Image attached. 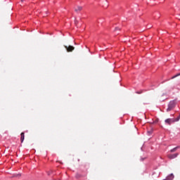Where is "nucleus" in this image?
<instances>
[{
	"mask_svg": "<svg viewBox=\"0 0 180 180\" xmlns=\"http://www.w3.org/2000/svg\"><path fill=\"white\" fill-rule=\"evenodd\" d=\"M175 105V101H170L169 103L168 108H167V112H171V110H174Z\"/></svg>",
	"mask_w": 180,
	"mask_h": 180,
	"instance_id": "obj_1",
	"label": "nucleus"
},
{
	"mask_svg": "<svg viewBox=\"0 0 180 180\" xmlns=\"http://www.w3.org/2000/svg\"><path fill=\"white\" fill-rule=\"evenodd\" d=\"M165 123H166V124H169V126H170V124H172V123H175V122H174V118H168L165 120Z\"/></svg>",
	"mask_w": 180,
	"mask_h": 180,
	"instance_id": "obj_2",
	"label": "nucleus"
},
{
	"mask_svg": "<svg viewBox=\"0 0 180 180\" xmlns=\"http://www.w3.org/2000/svg\"><path fill=\"white\" fill-rule=\"evenodd\" d=\"M179 154L178 153H174V154H169L167 155L168 158H169V160H174V158H176L178 157Z\"/></svg>",
	"mask_w": 180,
	"mask_h": 180,
	"instance_id": "obj_3",
	"label": "nucleus"
},
{
	"mask_svg": "<svg viewBox=\"0 0 180 180\" xmlns=\"http://www.w3.org/2000/svg\"><path fill=\"white\" fill-rule=\"evenodd\" d=\"M65 48L66 49L68 53L71 52V51H74L75 50V47L72 46H65Z\"/></svg>",
	"mask_w": 180,
	"mask_h": 180,
	"instance_id": "obj_4",
	"label": "nucleus"
},
{
	"mask_svg": "<svg viewBox=\"0 0 180 180\" xmlns=\"http://www.w3.org/2000/svg\"><path fill=\"white\" fill-rule=\"evenodd\" d=\"M82 11V6H77L76 8H75V12L78 13V12H81Z\"/></svg>",
	"mask_w": 180,
	"mask_h": 180,
	"instance_id": "obj_5",
	"label": "nucleus"
},
{
	"mask_svg": "<svg viewBox=\"0 0 180 180\" xmlns=\"http://www.w3.org/2000/svg\"><path fill=\"white\" fill-rule=\"evenodd\" d=\"M20 136V141L21 143H23V141H25V132H22Z\"/></svg>",
	"mask_w": 180,
	"mask_h": 180,
	"instance_id": "obj_6",
	"label": "nucleus"
},
{
	"mask_svg": "<svg viewBox=\"0 0 180 180\" xmlns=\"http://www.w3.org/2000/svg\"><path fill=\"white\" fill-rule=\"evenodd\" d=\"M178 148H179V146H176V148L172 149L170 150V153H175V151H176V150H178Z\"/></svg>",
	"mask_w": 180,
	"mask_h": 180,
	"instance_id": "obj_7",
	"label": "nucleus"
},
{
	"mask_svg": "<svg viewBox=\"0 0 180 180\" xmlns=\"http://www.w3.org/2000/svg\"><path fill=\"white\" fill-rule=\"evenodd\" d=\"M174 122H179V120H180V114L176 118L174 119Z\"/></svg>",
	"mask_w": 180,
	"mask_h": 180,
	"instance_id": "obj_8",
	"label": "nucleus"
},
{
	"mask_svg": "<svg viewBox=\"0 0 180 180\" xmlns=\"http://www.w3.org/2000/svg\"><path fill=\"white\" fill-rule=\"evenodd\" d=\"M51 174H53V172L51 170H50L49 172H48V175H51Z\"/></svg>",
	"mask_w": 180,
	"mask_h": 180,
	"instance_id": "obj_9",
	"label": "nucleus"
},
{
	"mask_svg": "<svg viewBox=\"0 0 180 180\" xmlns=\"http://www.w3.org/2000/svg\"><path fill=\"white\" fill-rule=\"evenodd\" d=\"M178 75H176L172 77V79H174V78H176V77H178Z\"/></svg>",
	"mask_w": 180,
	"mask_h": 180,
	"instance_id": "obj_10",
	"label": "nucleus"
},
{
	"mask_svg": "<svg viewBox=\"0 0 180 180\" xmlns=\"http://www.w3.org/2000/svg\"><path fill=\"white\" fill-rule=\"evenodd\" d=\"M115 30H120V28L119 27H115Z\"/></svg>",
	"mask_w": 180,
	"mask_h": 180,
	"instance_id": "obj_11",
	"label": "nucleus"
},
{
	"mask_svg": "<svg viewBox=\"0 0 180 180\" xmlns=\"http://www.w3.org/2000/svg\"><path fill=\"white\" fill-rule=\"evenodd\" d=\"M22 1V2H23L25 0H21Z\"/></svg>",
	"mask_w": 180,
	"mask_h": 180,
	"instance_id": "obj_12",
	"label": "nucleus"
},
{
	"mask_svg": "<svg viewBox=\"0 0 180 180\" xmlns=\"http://www.w3.org/2000/svg\"><path fill=\"white\" fill-rule=\"evenodd\" d=\"M137 94H140V92H138Z\"/></svg>",
	"mask_w": 180,
	"mask_h": 180,
	"instance_id": "obj_13",
	"label": "nucleus"
}]
</instances>
